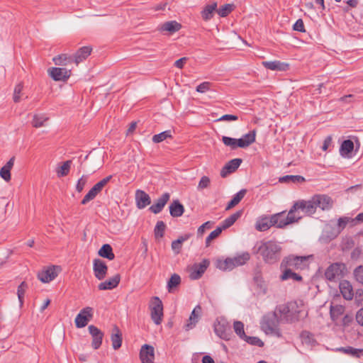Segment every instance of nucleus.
<instances>
[{
  "instance_id": "43",
  "label": "nucleus",
  "mask_w": 363,
  "mask_h": 363,
  "mask_svg": "<svg viewBox=\"0 0 363 363\" xmlns=\"http://www.w3.org/2000/svg\"><path fill=\"white\" fill-rule=\"evenodd\" d=\"M49 118L45 114H35L33 118L32 125L35 128H40L45 125Z\"/></svg>"
},
{
  "instance_id": "10",
  "label": "nucleus",
  "mask_w": 363,
  "mask_h": 363,
  "mask_svg": "<svg viewBox=\"0 0 363 363\" xmlns=\"http://www.w3.org/2000/svg\"><path fill=\"white\" fill-rule=\"evenodd\" d=\"M210 262L208 259H204L200 263L194 264L190 269L189 277L191 279L196 280L200 279L208 267L209 266Z\"/></svg>"
},
{
  "instance_id": "31",
  "label": "nucleus",
  "mask_w": 363,
  "mask_h": 363,
  "mask_svg": "<svg viewBox=\"0 0 363 363\" xmlns=\"http://www.w3.org/2000/svg\"><path fill=\"white\" fill-rule=\"evenodd\" d=\"M256 132L255 130L250 131L248 133L244 135L241 138H239V145L241 148H245L250 146L255 141Z\"/></svg>"
},
{
  "instance_id": "28",
  "label": "nucleus",
  "mask_w": 363,
  "mask_h": 363,
  "mask_svg": "<svg viewBox=\"0 0 363 363\" xmlns=\"http://www.w3.org/2000/svg\"><path fill=\"white\" fill-rule=\"evenodd\" d=\"M15 157H12L0 169V177L6 182L11 179V170L14 165Z\"/></svg>"
},
{
  "instance_id": "16",
  "label": "nucleus",
  "mask_w": 363,
  "mask_h": 363,
  "mask_svg": "<svg viewBox=\"0 0 363 363\" xmlns=\"http://www.w3.org/2000/svg\"><path fill=\"white\" fill-rule=\"evenodd\" d=\"M316 208H320L323 211L330 210L333 205V199L325 194L314 195Z\"/></svg>"
},
{
  "instance_id": "37",
  "label": "nucleus",
  "mask_w": 363,
  "mask_h": 363,
  "mask_svg": "<svg viewBox=\"0 0 363 363\" xmlns=\"http://www.w3.org/2000/svg\"><path fill=\"white\" fill-rule=\"evenodd\" d=\"M182 28L180 23H177L175 21H167L164 23L161 27L160 30L162 31H167L170 33H173L176 31H178Z\"/></svg>"
},
{
  "instance_id": "61",
  "label": "nucleus",
  "mask_w": 363,
  "mask_h": 363,
  "mask_svg": "<svg viewBox=\"0 0 363 363\" xmlns=\"http://www.w3.org/2000/svg\"><path fill=\"white\" fill-rule=\"evenodd\" d=\"M87 178L86 176L83 175L77 182L76 185V189L78 192H82L86 184Z\"/></svg>"
},
{
  "instance_id": "27",
  "label": "nucleus",
  "mask_w": 363,
  "mask_h": 363,
  "mask_svg": "<svg viewBox=\"0 0 363 363\" xmlns=\"http://www.w3.org/2000/svg\"><path fill=\"white\" fill-rule=\"evenodd\" d=\"M354 147V143L351 140H345L340 147V155L345 158H351Z\"/></svg>"
},
{
  "instance_id": "47",
  "label": "nucleus",
  "mask_w": 363,
  "mask_h": 363,
  "mask_svg": "<svg viewBox=\"0 0 363 363\" xmlns=\"http://www.w3.org/2000/svg\"><path fill=\"white\" fill-rule=\"evenodd\" d=\"M71 164L72 161L67 160L65 162L61 167H58L56 171L57 176L59 177L67 176L69 172Z\"/></svg>"
},
{
  "instance_id": "58",
  "label": "nucleus",
  "mask_w": 363,
  "mask_h": 363,
  "mask_svg": "<svg viewBox=\"0 0 363 363\" xmlns=\"http://www.w3.org/2000/svg\"><path fill=\"white\" fill-rule=\"evenodd\" d=\"M212 83L209 82H203L196 86V91L203 94L211 89Z\"/></svg>"
},
{
  "instance_id": "9",
  "label": "nucleus",
  "mask_w": 363,
  "mask_h": 363,
  "mask_svg": "<svg viewBox=\"0 0 363 363\" xmlns=\"http://www.w3.org/2000/svg\"><path fill=\"white\" fill-rule=\"evenodd\" d=\"M94 309L91 307H86L82 309L75 318V325L78 328L85 327L88 322L92 318Z\"/></svg>"
},
{
  "instance_id": "51",
  "label": "nucleus",
  "mask_w": 363,
  "mask_h": 363,
  "mask_svg": "<svg viewBox=\"0 0 363 363\" xmlns=\"http://www.w3.org/2000/svg\"><path fill=\"white\" fill-rule=\"evenodd\" d=\"M28 289V284L26 281L21 282L17 289V295L19 300L20 305L23 303L24 295Z\"/></svg>"
},
{
  "instance_id": "41",
  "label": "nucleus",
  "mask_w": 363,
  "mask_h": 363,
  "mask_svg": "<svg viewBox=\"0 0 363 363\" xmlns=\"http://www.w3.org/2000/svg\"><path fill=\"white\" fill-rule=\"evenodd\" d=\"M345 312V307L342 305L330 306V314L331 319L336 321Z\"/></svg>"
},
{
  "instance_id": "64",
  "label": "nucleus",
  "mask_w": 363,
  "mask_h": 363,
  "mask_svg": "<svg viewBox=\"0 0 363 363\" xmlns=\"http://www.w3.org/2000/svg\"><path fill=\"white\" fill-rule=\"evenodd\" d=\"M352 220L348 217H342L338 219L337 225L340 229L345 228L347 224Z\"/></svg>"
},
{
  "instance_id": "63",
  "label": "nucleus",
  "mask_w": 363,
  "mask_h": 363,
  "mask_svg": "<svg viewBox=\"0 0 363 363\" xmlns=\"http://www.w3.org/2000/svg\"><path fill=\"white\" fill-rule=\"evenodd\" d=\"M293 28L294 30L299 31V32H305V28L303 21L302 19H298L296 23H294Z\"/></svg>"
},
{
  "instance_id": "1",
  "label": "nucleus",
  "mask_w": 363,
  "mask_h": 363,
  "mask_svg": "<svg viewBox=\"0 0 363 363\" xmlns=\"http://www.w3.org/2000/svg\"><path fill=\"white\" fill-rule=\"evenodd\" d=\"M253 251L255 254H259L265 263L274 264L279 261L282 247L277 241L262 240L257 242Z\"/></svg>"
},
{
  "instance_id": "46",
  "label": "nucleus",
  "mask_w": 363,
  "mask_h": 363,
  "mask_svg": "<svg viewBox=\"0 0 363 363\" xmlns=\"http://www.w3.org/2000/svg\"><path fill=\"white\" fill-rule=\"evenodd\" d=\"M297 210H298V208H294V204L286 216V220L289 222V225L297 222L301 218V216L298 213H296Z\"/></svg>"
},
{
  "instance_id": "35",
  "label": "nucleus",
  "mask_w": 363,
  "mask_h": 363,
  "mask_svg": "<svg viewBox=\"0 0 363 363\" xmlns=\"http://www.w3.org/2000/svg\"><path fill=\"white\" fill-rule=\"evenodd\" d=\"M242 211H239L225 219L219 226L222 230H225L233 225L235 222L241 216Z\"/></svg>"
},
{
  "instance_id": "36",
  "label": "nucleus",
  "mask_w": 363,
  "mask_h": 363,
  "mask_svg": "<svg viewBox=\"0 0 363 363\" xmlns=\"http://www.w3.org/2000/svg\"><path fill=\"white\" fill-rule=\"evenodd\" d=\"M191 236V234H185L172 242L171 247L175 254L177 255L181 252L183 242L189 240Z\"/></svg>"
},
{
  "instance_id": "2",
  "label": "nucleus",
  "mask_w": 363,
  "mask_h": 363,
  "mask_svg": "<svg viewBox=\"0 0 363 363\" xmlns=\"http://www.w3.org/2000/svg\"><path fill=\"white\" fill-rule=\"evenodd\" d=\"M250 259L248 252H242L233 257H228L225 259H218L216 261V267L220 270H232L237 267L245 264Z\"/></svg>"
},
{
  "instance_id": "45",
  "label": "nucleus",
  "mask_w": 363,
  "mask_h": 363,
  "mask_svg": "<svg viewBox=\"0 0 363 363\" xmlns=\"http://www.w3.org/2000/svg\"><path fill=\"white\" fill-rule=\"evenodd\" d=\"M272 226H273L272 223H271V218L268 219L267 218H262L259 220H257L255 225V228L259 231H265L269 229Z\"/></svg>"
},
{
  "instance_id": "13",
  "label": "nucleus",
  "mask_w": 363,
  "mask_h": 363,
  "mask_svg": "<svg viewBox=\"0 0 363 363\" xmlns=\"http://www.w3.org/2000/svg\"><path fill=\"white\" fill-rule=\"evenodd\" d=\"M88 330L92 338V347L94 350L99 349L102 344L104 333L94 325H89Z\"/></svg>"
},
{
  "instance_id": "50",
  "label": "nucleus",
  "mask_w": 363,
  "mask_h": 363,
  "mask_svg": "<svg viewBox=\"0 0 363 363\" xmlns=\"http://www.w3.org/2000/svg\"><path fill=\"white\" fill-rule=\"evenodd\" d=\"M233 328L235 333L241 338L246 339L247 335L245 333L244 330V324L241 321H235L233 323Z\"/></svg>"
},
{
  "instance_id": "56",
  "label": "nucleus",
  "mask_w": 363,
  "mask_h": 363,
  "mask_svg": "<svg viewBox=\"0 0 363 363\" xmlns=\"http://www.w3.org/2000/svg\"><path fill=\"white\" fill-rule=\"evenodd\" d=\"M353 275L356 281L363 284V265L357 267L353 272Z\"/></svg>"
},
{
  "instance_id": "32",
  "label": "nucleus",
  "mask_w": 363,
  "mask_h": 363,
  "mask_svg": "<svg viewBox=\"0 0 363 363\" xmlns=\"http://www.w3.org/2000/svg\"><path fill=\"white\" fill-rule=\"evenodd\" d=\"M184 212V206L179 200H174L169 206V213L172 217H180Z\"/></svg>"
},
{
  "instance_id": "4",
  "label": "nucleus",
  "mask_w": 363,
  "mask_h": 363,
  "mask_svg": "<svg viewBox=\"0 0 363 363\" xmlns=\"http://www.w3.org/2000/svg\"><path fill=\"white\" fill-rule=\"evenodd\" d=\"M347 270L342 262H335L328 267L325 271V277L331 282H337L345 276Z\"/></svg>"
},
{
  "instance_id": "39",
  "label": "nucleus",
  "mask_w": 363,
  "mask_h": 363,
  "mask_svg": "<svg viewBox=\"0 0 363 363\" xmlns=\"http://www.w3.org/2000/svg\"><path fill=\"white\" fill-rule=\"evenodd\" d=\"M98 254L99 256L106 258L109 260H113L115 258L112 247L109 244L103 245L99 250Z\"/></svg>"
},
{
  "instance_id": "42",
  "label": "nucleus",
  "mask_w": 363,
  "mask_h": 363,
  "mask_svg": "<svg viewBox=\"0 0 363 363\" xmlns=\"http://www.w3.org/2000/svg\"><path fill=\"white\" fill-rule=\"evenodd\" d=\"M246 194L245 189H241L240 191H238L237 194H235L233 196V198L232 200L228 203L225 210H230V208H233L236 205H238L240 201L243 199Z\"/></svg>"
},
{
  "instance_id": "22",
  "label": "nucleus",
  "mask_w": 363,
  "mask_h": 363,
  "mask_svg": "<svg viewBox=\"0 0 363 363\" xmlns=\"http://www.w3.org/2000/svg\"><path fill=\"white\" fill-rule=\"evenodd\" d=\"M121 280L120 274H115L113 277L108 280L100 283L98 285V289L101 291L111 290L118 286Z\"/></svg>"
},
{
  "instance_id": "20",
  "label": "nucleus",
  "mask_w": 363,
  "mask_h": 363,
  "mask_svg": "<svg viewBox=\"0 0 363 363\" xmlns=\"http://www.w3.org/2000/svg\"><path fill=\"white\" fill-rule=\"evenodd\" d=\"M169 199L170 194L167 192L164 193L160 197H159L157 199L155 203L150 207L149 210L155 214L160 213L162 211L163 208L167 204V203L169 201Z\"/></svg>"
},
{
  "instance_id": "53",
  "label": "nucleus",
  "mask_w": 363,
  "mask_h": 363,
  "mask_svg": "<svg viewBox=\"0 0 363 363\" xmlns=\"http://www.w3.org/2000/svg\"><path fill=\"white\" fill-rule=\"evenodd\" d=\"M172 138L171 131L170 130H165V131H163V132H162V133H160L159 134L155 135L152 137V141L155 143H161V142L164 141V140H166L167 138Z\"/></svg>"
},
{
  "instance_id": "33",
  "label": "nucleus",
  "mask_w": 363,
  "mask_h": 363,
  "mask_svg": "<svg viewBox=\"0 0 363 363\" xmlns=\"http://www.w3.org/2000/svg\"><path fill=\"white\" fill-rule=\"evenodd\" d=\"M281 269L283 270V273L280 277L281 280L284 281L290 279L297 281L302 280L301 276L293 272L294 269L288 267Z\"/></svg>"
},
{
  "instance_id": "12",
  "label": "nucleus",
  "mask_w": 363,
  "mask_h": 363,
  "mask_svg": "<svg viewBox=\"0 0 363 363\" xmlns=\"http://www.w3.org/2000/svg\"><path fill=\"white\" fill-rule=\"evenodd\" d=\"M48 74L55 81H66L71 75V70L66 68L52 67Z\"/></svg>"
},
{
  "instance_id": "21",
  "label": "nucleus",
  "mask_w": 363,
  "mask_h": 363,
  "mask_svg": "<svg viewBox=\"0 0 363 363\" xmlns=\"http://www.w3.org/2000/svg\"><path fill=\"white\" fill-rule=\"evenodd\" d=\"M135 202L138 208L143 209L150 204L151 199L146 192L143 190L138 189L135 191Z\"/></svg>"
},
{
  "instance_id": "18",
  "label": "nucleus",
  "mask_w": 363,
  "mask_h": 363,
  "mask_svg": "<svg viewBox=\"0 0 363 363\" xmlns=\"http://www.w3.org/2000/svg\"><path fill=\"white\" fill-rule=\"evenodd\" d=\"M272 313L276 314V316L281 322L292 321L290 310L287 305L282 304L278 306Z\"/></svg>"
},
{
  "instance_id": "7",
  "label": "nucleus",
  "mask_w": 363,
  "mask_h": 363,
  "mask_svg": "<svg viewBox=\"0 0 363 363\" xmlns=\"http://www.w3.org/2000/svg\"><path fill=\"white\" fill-rule=\"evenodd\" d=\"M215 333L223 340H229L231 334V327L224 318H218L214 323Z\"/></svg>"
},
{
  "instance_id": "49",
  "label": "nucleus",
  "mask_w": 363,
  "mask_h": 363,
  "mask_svg": "<svg viewBox=\"0 0 363 363\" xmlns=\"http://www.w3.org/2000/svg\"><path fill=\"white\" fill-rule=\"evenodd\" d=\"M23 84L22 82H20L16 85L13 94V100L15 103H18L21 101V96H23Z\"/></svg>"
},
{
  "instance_id": "54",
  "label": "nucleus",
  "mask_w": 363,
  "mask_h": 363,
  "mask_svg": "<svg viewBox=\"0 0 363 363\" xmlns=\"http://www.w3.org/2000/svg\"><path fill=\"white\" fill-rule=\"evenodd\" d=\"M166 228L165 223L162 221H157L154 230L155 235L156 238H162L164 236V230Z\"/></svg>"
},
{
  "instance_id": "30",
  "label": "nucleus",
  "mask_w": 363,
  "mask_h": 363,
  "mask_svg": "<svg viewBox=\"0 0 363 363\" xmlns=\"http://www.w3.org/2000/svg\"><path fill=\"white\" fill-rule=\"evenodd\" d=\"M112 347L114 350H118L122 345V334L117 326H114L111 336Z\"/></svg>"
},
{
  "instance_id": "11",
  "label": "nucleus",
  "mask_w": 363,
  "mask_h": 363,
  "mask_svg": "<svg viewBox=\"0 0 363 363\" xmlns=\"http://www.w3.org/2000/svg\"><path fill=\"white\" fill-rule=\"evenodd\" d=\"M298 208V209L301 210L306 215L311 216L314 214L317 209L314 196L311 197V199L308 201L301 200L296 202L294 203V208Z\"/></svg>"
},
{
  "instance_id": "62",
  "label": "nucleus",
  "mask_w": 363,
  "mask_h": 363,
  "mask_svg": "<svg viewBox=\"0 0 363 363\" xmlns=\"http://www.w3.org/2000/svg\"><path fill=\"white\" fill-rule=\"evenodd\" d=\"M243 340H245L247 342H248L251 345H253L261 346L263 345V342L258 337H247V338L243 339Z\"/></svg>"
},
{
  "instance_id": "44",
  "label": "nucleus",
  "mask_w": 363,
  "mask_h": 363,
  "mask_svg": "<svg viewBox=\"0 0 363 363\" xmlns=\"http://www.w3.org/2000/svg\"><path fill=\"white\" fill-rule=\"evenodd\" d=\"M281 183H302L305 182V178L299 175H286L279 179Z\"/></svg>"
},
{
  "instance_id": "25",
  "label": "nucleus",
  "mask_w": 363,
  "mask_h": 363,
  "mask_svg": "<svg viewBox=\"0 0 363 363\" xmlns=\"http://www.w3.org/2000/svg\"><path fill=\"white\" fill-rule=\"evenodd\" d=\"M340 291L343 296V298L346 300L350 301L354 297V292L352 286L350 283V281L347 280H343L340 281L339 285Z\"/></svg>"
},
{
  "instance_id": "24",
  "label": "nucleus",
  "mask_w": 363,
  "mask_h": 363,
  "mask_svg": "<svg viewBox=\"0 0 363 363\" xmlns=\"http://www.w3.org/2000/svg\"><path fill=\"white\" fill-rule=\"evenodd\" d=\"M201 307L199 305H197L194 310L192 311L189 320L185 325V329L186 330L192 329L195 327L196 324L198 323L199 317L201 313Z\"/></svg>"
},
{
  "instance_id": "14",
  "label": "nucleus",
  "mask_w": 363,
  "mask_h": 363,
  "mask_svg": "<svg viewBox=\"0 0 363 363\" xmlns=\"http://www.w3.org/2000/svg\"><path fill=\"white\" fill-rule=\"evenodd\" d=\"M58 269L59 267L56 266L49 267L38 272V278L43 283H49L50 281L55 279V277L57 276L58 272L57 271V269Z\"/></svg>"
},
{
  "instance_id": "5",
  "label": "nucleus",
  "mask_w": 363,
  "mask_h": 363,
  "mask_svg": "<svg viewBox=\"0 0 363 363\" xmlns=\"http://www.w3.org/2000/svg\"><path fill=\"white\" fill-rule=\"evenodd\" d=\"M309 257L289 255L283 259L280 268H291L294 269H303L308 265Z\"/></svg>"
},
{
  "instance_id": "29",
  "label": "nucleus",
  "mask_w": 363,
  "mask_h": 363,
  "mask_svg": "<svg viewBox=\"0 0 363 363\" xmlns=\"http://www.w3.org/2000/svg\"><path fill=\"white\" fill-rule=\"evenodd\" d=\"M286 216L284 211L276 213L271 216V223H272L273 226L275 225L277 228H282L289 225V222L286 220Z\"/></svg>"
},
{
  "instance_id": "38",
  "label": "nucleus",
  "mask_w": 363,
  "mask_h": 363,
  "mask_svg": "<svg viewBox=\"0 0 363 363\" xmlns=\"http://www.w3.org/2000/svg\"><path fill=\"white\" fill-rule=\"evenodd\" d=\"M56 65L64 66L67 65L74 61L73 57L67 54L59 55L52 59Z\"/></svg>"
},
{
  "instance_id": "23",
  "label": "nucleus",
  "mask_w": 363,
  "mask_h": 363,
  "mask_svg": "<svg viewBox=\"0 0 363 363\" xmlns=\"http://www.w3.org/2000/svg\"><path fill=\"white\" fill-rule=\"evenodd\" d=\"M262 64L266 69L273 71H286L289 67V64L278 60L263 61Z\"/></svg>"
},
{
  "instance_id": "55",
  "label": "nucleus",
  "mask_w": 363,
  "mask_h": 363,
  "mask_svg": "<svg viewBox=\"0 0 363 363\" xmlns=\"http://www.w3.org/2000/svg\"><path fill=\"white\" fill-rule=\"evenodd\" d=\"M339 350L355 357H359L360 354L363 353V350L356 349L352 347H341Z\"/></svg>"
},
{
  "instance_id": "60",
  "label": "nucleus",
  "mask_w": 363,
  "mask_h": 363,
  "mask_svg": "<svg viewBox=\"0 0 363 363\" xmlns=\"http://www.w3.org/2000/svg\"><path fill=\"white\" fill-rule=\"evenodd\" d=\"M210 179L206 176H203L201 178L197 189L199 190L206 189L210 185Z\"/></svg>"
},
{
  "instance_id": "34",
  "label": "nucleus",
  "mask_w": 363,
  "mask_h": 363,
  "mask_svg": "<svg viewBox=\"0 0 363 363\" xmlns=\"http://www.w3.org/2000/svg\"><path fill=\"white\" fill-rule=\"evenodd\" d=\"M216 2H213L211 4L206 5L201 13L202 18L206 21L211 19L213 16V13L216 10Z\"/></svg>"
},
{
  "instance_id": "17",
  "label": "nucleus",
  "mask_w": 363,
  "mask_h": 363,
  "mask_svg": "<svg viewBox=\"0 0 363 363\" xmlns=\"http://www.w3.org/2000/svg\"><path fill=\"white\" fill-rule=\"evenodd\" d=\"M140 359L142 363H153L155 359L154 347L149 345H143L140 351Z\"/></svg>"
},
{
  "instance_id": "8",
  "label": "nucleus",
  "mask_w": 363,
  "mask_h": 363,
  "mask_svg": "<svg viewBox=\"0 0 363 363\" xmlns=\"http://www.w3.org/2000/svg\"><path fill=\"white\" fill-rule=\"evenodd\" d=\"M112 176L109 175L99 182H97L89 191L88 193L84 196L83 199L81 201V203L82 205H85L89 201H92L95 199V197L99 194L103 188L108 184V182L111 179Z\"/></svg>"
},
{
  "instance_id": "48",
  "label": "nucleus",
  "mask_w": 363,
  "mask_h": 363,
  "mask_svg": "<svg viewBox=\"0 0 363 363\" xmlns=\"http://www.w3.org/2000/svg\"><path fill=\"white\" fill-rule=\"evenodd\" d=\"M222 141L225 146L230 147L232 150L240 147V145H238V139L230 138L228 136H223Z\"/></svg>"
},
{
  "instance_id": "52",
  "label": "nucleus",
  "mask_w": 363,
  "mask_h": 363,
  "mask_svg": "<svg viewBox=\"0 0 363 363\" xmlns=\"http://www.w3.org/2000/svg\"><path fill=\"white\" fill-rule=\"evenodd\" d=\"M181 283V278L179 275L177 274H174L170 277L169 280L167 282V288L168 291L170 292L172 289L178 285H179Z\"/></svg>"
},
{
  "instance_id": "6",
  "label": "nucleus",
  "mask_w": 363,
  "mask_h": 363,
  "mask_svg": "<svg viewBox=\"0 0 363 363\" xmlns=\"http://www.w3.org/2000/svg\"><path fill=\"white\" fill-rule=\"evenodd\" d=\"M150 315L152 321L156 325H160L163 318V305L162 301L157 296L152 298L150 304Z\"/></svg>"
},
{
  "instance_id": "3",
  "label": "nucleus",
  "mask_w": 363,
  "mask_h": 363,
  "mask_svg": "<svg viewBox=\"0 0 363 363\" xmlns=\"http://www.w3.org/2000/svg\"><path fill=\"white\" fill-rule=\"evenodd\" d=\"M281 321L272 313L265 315L261 322L262 330L267 335H272L278 337H281V333L279 328Z\"/></svg>"
},
{
  "instance_id": "19",
  "label": "nucleus",
  "mask_w": 363,
  "mask_h": 363,
  "mask_svg": "<svg viewBox=\"0 0 363 363\" xmlns=\"http://www.w3.org/2000/svg\"><path fill=\"white\" fill-rule=\"evenodd\" d=\"M242 160L240 158H235L227 162L220 170V176L223 178L226 177L229 174L234 172L241 164Z\"/></svg>"
},
{
  "instance_id": "26",
  "label": "nucleus",
  "mask_w": 363,
  "mask_h": 363,
  "mask_svg": "<svg viewBox=\"0 0 363 363\" xmlns=\"http://www.w3.org/2000/svg\"><path fill=\"white\" fill-rule=\"evenodd\" d=\"M91 48L84 46L79 48L73 56L74 63L78 65L79 63L86 60L91 52Z\"/></svg>"
},
{
  "instance_id": "57",
  "label": "nucleus",
  "mask_w": 363,
  "mask_h": 363,
  "mask_svg": "<svg viewBox=\"0 0 363 363\" xmlns=\"http://www.w3.org/2000/svg\"><path fill=\"white\" fill-rule=\"evenodd\" d=\"M233 4H227L222 6L218 11V13L221 17L227 16L233 9Z\"/></svg>"
},
{
  "instance_id": "15",
  "label": "nucleus",
  "mask_w": 363,
  "mask_h": 363,
  "mask_svg": "<svg viewBox=\"0 0 363 363\" xmlns=\"http://www.w3.org/2000/svg\"><path fill=\"white\" fill-rule=\"evenodd\" d=\"M93 271L96 279H104L107 274L108 267L105 262L100 259H95L93 262Z\"/></svg>"
},
{
  "instance_id": "59",
  "label": "nucleus",
  "mask_w": 363,
  "mask_h": 363,
  "mask_svg": "<svg viewBox=\"0 0 363 363\" xmlns=\"http://www.w3.org/2000/svg\"><path fill=\"white\" fill-rule=\"evenodd\" d=\"M221 228L218 226L214 230H213L208 236L206 238V245H209L211 242L219 236V235L222 233Z\"/></svg>"
},
{
  "instance_id": "40",
  "label": "nucleus",
  "mask_w": 363,
  "mask_h": 363,
  "mask_svg": "<svg viewBox=\"0 0 363 363\" xmlns=\"http://www.w3.org/2000/svg\"><path fill=\"white\" fill-rule=\"evenodd\" d=\"M300 338L303 344L308 346H313L316 343L314 335L309 331L304 330L300 334Z\"/></svg>"
}]
</instances>
